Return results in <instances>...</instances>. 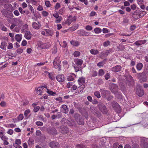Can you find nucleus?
<instances>
[{"mask_svg":"<svg viewBox=\"0 0 148 148\" xmlns=\"http://www.w3.org/2000/svg\"><path fill=\"white\" fill-rule=\"evenodd\" d=\"M100 91L103 96L108 101L110 100L113 97L112 96L110 95V92L108 90H105L103 89H101L100 90Z\"/></svg>","mask_w":148,"mask_h":148,"instance_id":"nucleus-1","label":"nucleus"},{"mask_svg":"<svg viewBox=\"0 0 148 148\" xmlns=\"http://www.w3.org/2000/svg\"><path fill=\"white\" fill-rule=\"evenodd\" d=\"M61 61L60 60V57L58 56L56 57L53 61V65L54 68L58 69L59 71L61 70L60 66Z\"/></svg>","mask_w":148,"mask_h":148,"instance_id":"nucleus-2","label":"nucleus"},{"mask_svg":"<svg viewBox=\"0 0 148 148\" xmlns=\"http://www.w3.org/2000/svg\"><path fill=\"white\" fill-rule=\"evenodd\" d=\"M38 46L42 49H48L51 46V44L49 42L44 43L40 42L38 43Z\"/></svg>","mask_w":148,"mask_h":148,"instance_id":"nucleus-3","label":"nucleus"},{"mask_svg":"<svg viewBox=\"0 0 148 148\" xmlns=\"http://www.w3.org/2000/svg\"><path fill=\"white\" fill-rule=\"evenodd\" d=\"M136 91V94L139 97H142L144 94V92L143 88L140 85L137 86Z\"/></svg>","mask_w":148,"mask_h":148,"instance_id":"nucleus-4","label":"nucleus"},{"mask_svg":"<svg viewBox=\"0 0 148 148\" xmlns=\"http://www.w3.org/2000/svg\"><path fill=\"white\" fill-rule=\"evenodd\" d=\"M98 107L103 114H106L107 113L108 110L104 105L101 103L98 105Z\"/></svg>","mask_w":148,"mask_h":148,"instance_id":"nucleus-5","label":"nucleus"},{"mask_svg":"<svg viewBox=\"0 0 148 148\" xmlns=\"http://www.w3.org/2000/svg\"><path fill=\"white\" fill-rule=\"evenodd\" d=\"M14 22L16 26L19 27L22 26L23 24V22L21 18H18L14 19Z\"/></svg>","mask_w":148,"mask_h":148,"instance_id":"nucleus-6","label":"nucleus"},{"mask_svg":"<svg viewBox=\"0 0 148 148\" xmlns=\"http://www.w3.org/2000/svg\"><path fill=\"white\" fill-rule=\"evenodd\" d=\"M112 92L116 95L118 92V88L117 86L115 84H112L110 88Z\"/></svg>","mask_w":148,"mask_h":148,"instance_id":"nucleus-7","label":"nucleus"},{"mask_svg":"<svg viewBox=\"0 0 148 148\" xmlns=\"http://www.w3.org/2000/svg\"><path fill=\"white\" fill-rule=\"evenodd\" d=\"M76 19V18L75 16L72 17V16H70L65 22V23L69 25L72 22L75 21Z\"/></svg>","mask_w":148,"mask_h":148,"instance_id":"nucleus-8","label":"nucleus"},{"mask_svg":"<svg viewBox=\"0 0 148 148\" xmlns=\"http://www.w3.org/2000/svg\"><path fill=\"white\" fill-rule=\"evenodd\" d=\"M48 132L49 134L53 135H55L57 134V131L54 127H49L48 129Z\"/></svg>","mask_w":148,"mask_h":148,"instance_id":"nucleus-9","label":"nucleus"},{"mask_svg":"<svg viewBox=\"0 0 148 148\" xmlns=\"http://www.w3.org/2000/svg\"><path fill=\"white\" fill-rule=\"evenodd\" d=\"M77 33L80 36H87L89 35L88 33L83 29H80L77 31Z\"/></svg>","mask_w":148,"mask_h":148,"instance_id":"nucleus-10","label":"nucleus"},{"mask_svg":"<svg viewBox=\"0 0 148 148\" xmlns=\"http://www.w3.org/2000/svg\"><path fill=\"white\" fill-rule=\"evenodd\" d=\"M1 12L3 15L7 17H10V16H11L12 15V13L10 12H8V11L5 9H3Z\"/></svg>","mask_w":148,"mask_h":148,"instance_id":"nucleus-11","label":"nucleus"},{"mask_svg":"<svg viewBox=\"0 0 148 148\" xmlns=\"http://www.w3.org/2000/svg\"><path fill=\"white\" fill-rule=\"evenodd\" d=\"M4 6L5 10L10 12L14 10L12 5L10 4H5L4 5Z\"/></svg>","mask_w":148,"mask_h":148,"instance_id":"nucleus-12","label":"nucleus"},{"mask_svg":"<svg viewBox=\"0 0 148 148\" xmlns=\"http://www.w3.org/2000/svg\"><path fill=\"white\" fill-rule=\"evenodd\" d=\"M61 111L65 113H67L69 112V108L65 105H63L61 107Z\"/></svg>","mask_w":148,"mask_h":148,"instance_id":"nucleus-13","label":"nucleus"},{"mask_svg":"<svg viewBox=\"0 0 148 148\" xmlns=\"http://www.w3.org/2000/svg\"><path fill=\"white\" fill-rule=\"evenodd\" d=\"M32 34L30 32L26 31L24 35L25 38L28 40H30L32 37Z\"/></svg>","mask_w":148,"mask_h":148,"instance_id":"nucleus-14","label":"nucleus"},{"mask_svg":"<svg viewBox=\"0 0 148 148\" xmlns=\"http://www.w3.org/2000/svg\"><path fill=\"white\" fill-rule=\"evenodd\" d=\"M49 146L51 148H55L59 146V143L58 142L52 141L49 143Z\"/></svg>","mask_w":148,"mask_h":148,"instance_id":"nucleus-15","label":"nucleus"},{"mask_svg":"<svg viewBox=\"0 0 148 148\" xmlns=\"http://www.w3.org/2000/svg\"><path fill=\"white\" fill-rule=\"evenodd\" d=\"M147 40H140L136 41L134 42V44L136 45L140 46L142 44H145Z\"/></svg>","mask_w":148,"mask_h":148,"instance_id":"nucleus-16","label":"nucleus"},{"mask_svg":"<svg viewBox=\"0 0 148 148\" xmlns=\"http://www.w3.org/2000/svg\"><path fill=\"white\" fill-rule=\"evenodd\" d=\"M57 80L59 82H63L64 80V75H60L57 76L56 77Z\"/></svg>","mask_w":148,"mask_h":148,"instance_id":"nucleus-17","label":"nucleus"},{"mask_svg":"<svg viewBox=\"0 0 148 148\" xmlns=\"http://www.w3.org/2000/svg\"><path fill=\"white\" fill-rule=\"evenodd\" d=\"M32 26L34 29H38L40 28L41 24L39 22L38 23L34 22L32 24Z\"/></svg>","mask_w":148,"mask_h":148,"instance_id":"nucleus-18","label":"nucleus"},{"mask_svg":"<svg viewBox=\"0 0 148 148\" xmlns=\"http://www.w3.org/2000/svg\"><path fill=\"white\" fill-rule=\"evenodd\" d=\"M76 75L74 73H71L69 75L67 79L68 81H73L74 78L75 77Z\"/></svg>","mask_w":148,"mask_h":148,"instance_id":"nucleus-19","label":"nucleus"},{"mask_svg":"<svg viewBox=\"0 0 148 148\" xmlns=\"http://www.w3.org/2000/svg\"><path fill=\"white\" fill-rule=\"evenodd\" d=\"M74 61L76 65L80 66L82 64L83 62V60L78 58L74 59Z\"/></svg>","mask_w":148,"mask_h":148,"instance_id":"nucleus-20","label":"nucleus"},{"mask_svg":"<svg viewBox=\"0 0 148 148\" xmlns=\"http://www.w3.org/2000/svg\"><path fill=\"white\" fill-rule=\"evenodd\" d=\"M121 67L120 65H117L112 68V70L114 72H117L120 71Z\"/></svg>","mask_w":148,"mask_h":148,"instance_id":"nucleus-21","label":"nucleus"},{"mask_svg":"<svg viewBox=\"0 0 148 148\" xmlns=\"http://www.w3.org/2000/svg\"><path fill=\"white\" fill-rule=\"evenodd\" d=\"M60 128L61 130L60 131L62 134H66L68 132V129L67 127H66L62 126L60 127Z\"/></svg>","mask_w":148,"mask_h":148,"instance_id":"nucleus-22","label":"nucleus"},{"mask_svg":"<svg viewBox=\"0 0 148 148\" xmlns=\"http://www.w3.org/2000/svg\"><path fill=\"white\" fill-rule=\"evenodd\" d=\"M85 78L83 77L79 78L78 80V82L79 85H84V84L85 83Z\"/></svg>","mask_w":148,"mask_h":148,"instance_id":"nucleus-23","label":"nucleus"},{"mask_svg":"<svg viewBox=\"0 0 148 148\" xmlns=\"http://www.w3.org/2000/svg\"><path fill=\"white\" fill-rule=\"evenodd\" d=\"M73 66L74 67L75 71L76 72L79 71L82 69L81 67L80 66L73 64Z\"/></svg>","mask_w":148,"mask_h":148,"instance_id":"nucleus-24","label":"nucleus"},{"mask_svg":"<svg viewBox=\"0 0 148 148\" xmlns=\"http://www.w3.org/2000/svg\"><path fill=\"white\" fill-rule=\"evenodd\" d=\"M71 44L73 46L77 47L79 46L80 43L77 41L72 40L70 41Z\"/></svg>","mask_w":148,"mask_h":148,"instance_id":"nucleus-25","label":"nucleus"},{"mask_svg":"<svg viewBox=\"0 0 148 148\" xmlns=\"http://www.w3.org/2000/svg\"><path fill=\"white\" fill-rule=\"evenodd\" d=\"M7 46V43L5 42H1V45L0 48L1 49L4 50H6V47Z\"/></svg>","mask_w":148,"mask_h":148,"instance_id":"nucleus-26","label":"nucleus"},{"mask_svg":"<svg viewBox=\"0 0 148 148\" xmlns=\"http://www.w3.org/2000/svg\"><path fill=\"white\" fill-rule=\"evenodd\" d=\"M46 32V36H52L53 34V31L48 29H45Z\"/></svg>","mask_w":148,"mask_h":148,"instance_id":"nucleus-27","label":"nucleus"},{"mask_svg":"<svg viewBox=\"0 0 148 148\" xmlns=\"http://www.w3.org/2000/svg\"><path fill=\"white\" fill-rule=\"evenodd\" d=\"M30 112V110L29 109H27L24 112V115L26 119H27L29 118V116H28V115Z\"/></svg>","mask_w":148,"mask_h":148,"instance_id":"nucleus-28","label":"nucleus"},{"mask_svg":"<svg viewBox=\"0 0 148 148\" xmlns=\"http://www.w3.org/2000/svg\"><path fill=\"white\" fill-rule=\"evenodd\" d=\"M43 88L42 87H38L37 90V93L39 95H41L42 93L43 92Z\"/></svg>","mask_w":148,"mask_h":148,"instance_id":"nucleus-29","label":"nucleus"},{"mask_svg":"<svg viewBox=\"0 0 148 148\" xmlns=\"http://www.w3.org/2000/svg\"><path fill=\"white\" fill-rule=\"evenodd\" d=\"M90 52L92 54L96 55L98 54L99 52L97 50L94 49H91L90 50Z\"/></svg>","mask_w":148,"mask_h":148,"instance_id":"nucleus-30","label":"nucleus"},{"mask_svg":"<svg viewBox=\"0 0 148 148\" xmlns=\"http://www.w3.org/2000/svg\"><path fill=\"white\" fill-rule=\"evenodd\" d=\"M22 36V35L21 34H16L15 37V39L17 41L19 42L21 40Z\"/></svg>","mask_w":148,"mask_h":148,"instance_id":"nucleus-31","label":"nucleus"},{"mask_svg":"<svg viewBox=\"0 0 148 148\" xmlns=\"http://www.w3.org/2000/svg\"><path fill=\"white\" fill-rule=\"evenodd\" d=\"M77 123L80 125H82L84 123V120L82 119H77L76 120Z\"/></svg>","mask_w":148,"mask_h":148,"instance_id":"nucleus-32","label":"nucleus"},{"mask_svg":"<svg viewBox=\"0 0 148 148\" xmlns=\"http://www.w3.org/2000/svg\"><path fill=\"white\" fill-rule=\"evenodd\" d=\"M143 66V64L142 63H138L136 65L137 69L138 71L142 69Z\"/></svg>","mask_w":148,"mask_h":148,"instance_id":"nucleus-33","label":"nucleus"},{"mask_svg":"<svg viewBox=\"0 0 148 148\" xmlns=\"http://www.w3.org/2000/svg\"><path fill=\"white\" fill-rule=\"evenodd\" d=\"M80 85V86L79 87L77 90L78 92H81V91H82L84 90L85 87V86L84 85Z\"/></svg>","mask_w":148,"mask_h":148,"instance_id":"nucleus-34","label":"nucleus"},{"mask_svg":"<svg viewBox=\"0 0 148 148\" xmlns=\"http://www.w3.org/2000/svg\"><path fill=\"white\" fill-rule=\"evenodd\" d=\"M47 92L49 95L52 96H54L56 94V92L48 89H47Z\"/></svg>","mask_w":148,"mask_h":148,"instance_id":"nucleus-35","label":"nucleus"},{"mask_svg":"<svg viewBox=\"0 0 148 148\" xmlns=\"http://www.w3.org/2000/svg\"><path fill=\"white\" fill-rule=\"evenodd\" d=\"M94 31L96 34H99L101 32V29L99 28H95L94 29Z\"/></svg>","mask_w":148,"mask_h":148,"instance_id":"nucleus-36","label":"nucleus"},{"mask_svg":"<svg viewBox=\"0 0 148 148\" xmlns=\"http://www.w3.org/2000/svg\"><path fill=\"white\" fill-rule=\"evenodd\" d=\"M56 19L55 20V22L56 23H60L62 19V17L60 16L59 18H56Z\"/></svg>","mask_w":148,"mask_h":148,"instance_id":"nucleus-37","label":"nucleus"},{"mask_svg":"<svg viewBox=\"0 0 148 148\" xmlns=\"http://www.w3.org/2000/svg\"><path fill=\"white\" fill-rule=\"evenodd\" d=\"M28 27V25L27 24L24 25L22 27L21 30L22 32H23L24 30H27Z\"/></svg>","mask_w":148,"mask_h":148,"instance_id":"nucleus-38","label":"nucleus"},{"mask_svg":"<svg viewBox=\"0 0 148 148\" xmlns=\"http://www.w3.org/2000/svg\"><path fill=\"white\" fill-rule=\"evenodd\" d=\"M110 50H106L105 51L103 52V54L102 55L105 56H107L110 53Z\"/></svg>","mask_w":148,"mask_h":148,"instance_id":"nucleus-39","label":"nucleus"},{"mask_svg":"<svg viewBox=\"0 0 148 148\" xmlns=\"http://www.w3.org/2000/svg\"><path fill=\"white\" fill-rule=\"evenodd\" d=\"M94 95L98 98H100L101 97L100 93L98 91H96L94 93Z\"/></svg>","mask_w":148,"mask_h":148,"instance_id":"nucleus-40","label":"nucleus"},{"mask_svg":"<svg viewBox=\"0 0 148 148\" xmlns=\"http://www.w3.org/2000/svg\"><path fill=\"white\" fill-rule=\"evenodd\" d=\"M80 54V52L77 51H75L73 53L74 56L75 57L79 56Z\"/></svg>","mask_w":148,"mask_h":148,"instance_id":"nucleus-41","label":"nucleus"},{"mask_svg":"<svg viewBox=\"0 0 148 148\" xmlns=\"http://www.w3.org/2000/svg\"><path fill=\"white\" fill-rule=\"evenodd\" d=\"M77 148H85V145L82 144H78L76 145Z\"/></svg>","mask_w":148,"mask_h":148,"instance_id":"nucleus-42","label":"nucleus"},{"mask_svg":"<svg viewBox=\"0 0 148 148\" xmlns=\"http://www.w3.org/2000/svg\"><path fill=\"white\" fill-rule=\"evenodd\" d=\"M104 73V72L103 70L101 69L99 70V76H102L103 75Z\"/></svg>","mask_w":148,"mask_h":148,"instance_id":"nucleus-43","label":"nucleus"},{"mask_svg":"<svg viewBox=\"0 0 148 148\" xmlns=\"http://www.w3.org/2000/svg\"><path fill=\"white\" fill-rule=\"evenodd\" d=\"M40 109V107L38 106H35L33 109V111L35 112H37Z\"/></svg>","mask_w":148,"mask_h":148,"instance_id":"nucleus-44","label":"nucleus"},{"mask_svg":"<svg viewBox=\"0 0 148 148\" xmlns=\"http://www.w3.org/2000/svg\"><path fill=\"white\" fill-rule=\"evenodd\" d=\"M24 117L23 114H20L18 117V119L20 121L22 120L23 119Z\"/></svg>","mask_w":148,"mask_h":148,"instance_id":"nucleus-45","label":"nucleus"},{"mask_svg":"<svg viewBox=\"0 0 148 148\" xmlns=\"http://www.w3.org/2000/svg\"><path fill=\"white\" fill-rule=\"evenodd\" d=\"M85 28L87 30L91 31L92 29V27L90 25H87L86 26Z\"/></svg>","mask_w":148,"mask_h":148,"instance_id":"nucleus-46","label":"nucleus"},{"mask_svg":"<svg viewBox=\"0 0 148 148\" xmlns=\"http://www.w3.org/2000/svg\"><path fill=\"white\" fill-rule=\"evenodd\" d=\"M21 144V141L20 139H17L15 140V143L14 144L20 145Z\"/></svg>","mask_w":148,"mask_h":148,"instance_id":"nucleus-47","label":"nucleus"},{"mask_svg":"<svg viewBox=\"0 0 148 148\" xmlns=\"http://www.w3.org/2000/svg\"><path fill=\"white\" fill-rule=\"evenodd\" d=\"M0 105L2 107H5L6 106V103L5 101H2L0 103Z\"/></svg>","mask_w":148,"mask_h":148,"instance_id":"nucleus-48","label":"nucleus"},{"mask_svg":"<svg viewBox=\"0 0 148 148\" xmlns=\"http://www.w3.org/2000/svg\"><path fill=\"white\" fill-rule=\"evenodd\" d=\"M110 41H107L104 42L103 45L104 47H106L110 45Z\"/></svg>","mask_w":148,"mask_h":148,"instance_id":"nucleus-49","label":"nucleus"},{"mask_svg":"<svg viewBox=\"0 0 148 148\" xmlns=\"http://www.w3.org/2000/svg\"><path fill=\"white\" fill-rule=\"evenodd\" d=\"M45 4L47 7H50L51 5V4L50 3V1H46L45 2Z\"/></svg>","mask_w":148,"mask_h":148,"instance_id":"nucleus-50","label":"nucleus"},{"mask_svg":"<svg viewBox=\"0 0 148 148\" xmlns=\"http://www.w3.org/2000/svg\"><path fill=\"white\" fill-rule=\"evenodd\" d=\"M13 47V45L11 43H8V49H12Z\"/></svg>","mask_w":148,"mask_h":148,"instance_id":"nucleus-51","label":"nucleus"},{"mask_svg":"<svg viewBox=\"0 0 148 148\" xmlns=\"http://www.w3.org/2000/svg\"><path fill=\"white\" fill-rule=\"evenodd\" d=\"M104 64V61H103L102 62H99L97 64V65L99 66H103Z\"/></svg>","mask_w":148,"mask_h":148,"instance_id":"nucleus-52","label":"nucleus"},{"mask_svg":"<svg viewBox=\"0 0 148 148\" xmlns=\"http://www.w3.org/2000/svg\"><path fill=\"white\" fill-rule=\"evenodd\" d=\"M60 7V5L58 3H57L55 6V9L57 10Z\"/></svg>","mask_w":148,"mask_h":148,"instance_id":"nucleus-53","label":"nucleus"},{"mask_svg":"<svg viewBox=\"0 0 148 148\" xmlns=\"http://www.w3.org/2000/svg\"><path fill=\"white\" fill-rule=\"evenodd\" d=\"M42 14V15L44 16H47L48 14V13L45 11H43Z\"/></svg>","mask_w":148,"mask_h":148,"instance_id":"nucleus-54","label":"nucleus"},{"mask_svg":"<svg viewBox=\"0 0 148 148\" xmlns=\"http://www.w3.org/2000/svg\"><path fill=\"white\" fill-rule=\"evenodd\" d=\"M36 123L37 125L38 126H42L43 125V123L40 121H37Z\"/></svg>","mask_w":148,"mask_h":148,"instance_id":"nucleus-55","label":"nucleus"},{"mask_svg":"<svg viewBox=\"0 0 148 148\" xmlns=\"http://www.w3.org/2000/svg\"><path fill=\"white\" fill-rule=\"evenodd\" d=\"M18 10L20 12L21 14L24 13L25 11V10H23L22 8L21 7H20L18 8Z\"/></svg>","mask_w":148,"mask_h":148,"instance_id":"nucleus-56","label":"nucleus"},{"mask_svg":"<svg viewBox=\"0 0 148 148\" xmlns=\"http://www.w3.org/2000/svg\"><path fill=\"white\" fill-rule=\"evenodd\" d=\"M110 77V75L109 73H107L105 75V78L107 80Z\"/></svg>","mask_w":148,"mask_h":148,"instance_id":"nucleus-57","label":"nucleus"},{"mask_svg":"<svg viewBox=\"0 0 148 148\" xmlns=\"http://www.w3.org/2000/svg\"><path fill=\"white\" fill-rule=\"evenodd\" d=\"M23 51V50L21 48L18 49L16 50L17 52L18 53H22Z\"/></svg>","mask_w":148,"mask_h":148,"instance_id":"nucleus-58","label":"nucleus"},{"mask_svg":"<svg viewBox=\"0 0 148 148\" xmlns=\"http://www.w3.org/2000/svg\"><path fill=\"white\" fill-rule=\"evenodd\" d=\"M1 139L3 141L5 140H8V138L6 136L4 135L2 136L1 138Z\"/></svg>","mask_w":148,"mask_h":148,"instance_id":"nucleus-59","label":"nucleus"},{"mask_svg":"<svg viewBox=\"0 0 148 148\" xmlns=\"http://www.w3.org/2000/svg\"><path fill=\"white\" fill-rule=\"evenodd\" d=\"M13 133V130L11 129H9L7 132V133L10 135H12Z\"/></svg>","mask_w":148,"mask_h":148,"instance_id":"nucleus-60","label":"nucleus"},{"mask_svg":"<svg viewBox=\"0 0 148 148\" xmlns=\"http://www.w3.org/2000/svg\"><path fill=\"white\" fill-rule=\"evenodd\" d=\"M53 16H54L56 18H59L60 17L58 13H54L53 14Z\"/></svg>","mask_w":148,"mask_h":148,"instance_id":"nucleus-61","label":"nucleus"},{"mask_svg":"<svg viewBox=\"0 0 148 148\" xmlns=\"http://www.w3.org/2000/svg\"><path fill=\"white\" fill-rule=\"evenodd\" d=\"M62 63L63 64V65L64 66H69V65L68 64V62H67V61H66V60H64V61H63V62H62Z\"/></svg>","mask_w":148,"mask_h":148,"instance_id":"nucleus-62","label":"nucleus"},{"mask_svg":"<svg viewBox=\"0 0 148 148\" xmlns=\"http://www.w3.org/2000/svg\"><path fill=\"white\" fill-rule=\"evenodd\" d=\"M97 72L95 71H94L93 72V74L92 75V76L93 77H95L96 76H97Z\"/></svg>","mask_w":148,"mask_h":148,"instance_id":"nucleus-63","label":"nucleus"},{"mask_svg":"<svg viewBox=\"0 0 148 148\" xmlns=\"http://www.w3.org/2000/svg\"><path fill=\"white\" fill-rule=\"evenodd\" d=\"M37 10L39 11H42L43 10V8L42 6L39 5L38 7Z\"/></svg>","mask_w":148,"mask_h":148,"instance_id":"nucleus-64","label":"nucleus"}]
</instances>
